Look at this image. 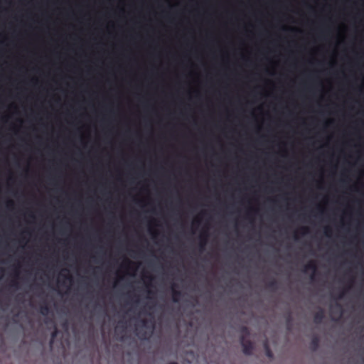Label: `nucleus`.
<instances>
[{
    "mask_svg": "<svg viewBox=\"0 0 364 364\" xmlns=\"http://www.w3.org/2000/svg\"><path fill=\"white\" fill-rule=\"evenodd\" d=\"M240 332L242 333V335L240 340L242 347V351L244 354L250 355L252 354L254 346L252 341L247 338V337L250 336V330L247 326H242Z\"/></svg>",
    "mask_w": 364,
    "mask_h": 364,
    "instance_id": "1",
    "label": "nucleus"
},
{
    "mask_svg": "<svg viewBox=\"0 0 364 364\" xmlns=\"http://www.w3.org/2000/svg\"><path fill=\"white\" fill-rule=\"evenodd\" d=\"M140 322H141V327L148 329L149 331H144L142 329L136 328V334L138 336V337L140 339L147 340L152 335L153 331L154 329V321H148L147 319H142V320H141Z\"/></svg>",
    "mask_w": 364,
    "mask_h": 364,
    "instance_id": "2",
    "label": "nucleus"
},
{
    "mask_svg": "<svg viewBox=\"0 0 364 364\" xmlns=\"http://www.w3.org/2000/svg\"><path fill=\"white\" fill-rule=\"evenodd\" d=\"M316 270H317V266L314 261H310L308 264H306L304 266V269H303V271L304 272H306L308 271H312V274L311 276V279H314V275L316 272Z\"/></svg>",
    "mask_w": 364,
    "mask_h": 364,
    "instance_id": "3",
    "label": "nucleus"
},
{
    "mask_svg": "<svg viewBox=\"0 0 364 364\" xmlns=\"http://www.w3.org/2000/svg\"><path fill=\"white\" fill-rule=\"evenodd\" d=\"M176 286L175 284L172 285V300L173 302L177 303L180 301L183 294L181 291L176 290L174 288Z\"/></svg>",
    "mask_w": 364,
    "mask_h": 364,
    "instance_id": "4",
    "label": "nucleus"
},
{
    "mask_svg": "<svg viewBox=\"0 0 364 364\" xmlns=\"http://www.w3.org/2000/svg\"><path fill=\"white\" fill-rule=\"evenodd\" d=\"M324 317H325L324 311L321 309L318 311H317L314 314V321L316 324H320L322 323Z\"/></svg>",
    "mask_w": 364,
    "mask_h": 364,
    "instance_id": "5",
    "label": "nucleus"
},
{
    "mask_svg": "<svg viewBox=\"0 0 364 364\" xmlns=\"http://www.w3.org/2000/svg\"><path fill=\"white\" fill-rule=\"evenodd\" d=\"M208 234L206 232H203L200 236V249L203 250L207 242Z\"/></svg>",
    "mask_w": 364,
    "mask_h": 364,
    "instance_id": "6",
    "label": "nucleus"
},
{
    "mask_svg": "<svg viewBox=\"0 0 364 364\" xmlns=\"http://www.w3.org/2000/svg\"><path fill=\"white\" fill-rule=\"evenodd\" d=\"M50 309L47 303H44L40 307V312L43 316H47L50 313Z\"/></svg>",
    "mask_w": 364,
    "mask_h": 364,
    "instance_id": "7",
    "label": "nucleus"
},
{
    "mask_svg": "<svg viewBox=\"0 0 364 364\" xmlns=\"http://www.w3.org/2000/svg\"><path fill=\"white\" fill-rule=\"evenodd\" d=\"M264 350H265V353H266V355L272 359L274 356L273 355V353L268 344V342L267 341H265L264 343Z\"/></svg>",
    "mask_w": 364,
    "mask_h": 364,
    "instance_id": "8",
    "label": "nucleus"
},
{
    "mask_svg": "<svg viewBox=\"0 0 364 364\" xmlns=\"http://www.w3.org/2000/svg\"><path fill=\"white\" fill-rule=\"evenodd\" d=\"M267 287L272 290L277 289V282L275 279H272L267 283Z\"/></svg>",
    "mask_w": 364,
    "mask_h": 364,
    "instance_id": "9",
    "label": "nucleus"
},
{
    "mask_svg": "<svg viewBox=\"0 0 364 364\" xmlns=\"http://www.w3.org/2000/svg\"><path fill=\"white\" fill-rule=\"evenodd\" d=\"M318 342H319V341H318V338L317 337H314V338L312 339V341H311V346H312V347H313L314 350H316V349L318 348Z\"/></svg>",
    "mask_w": 364,
    "mask_h": 364,
    "instance_id": "10",
    "label": "nucleus"
},
{
    "mask_svg": "<svg viewBox=\"0 0 364 364\" xmlns=\"http://www.w3.org/2000/svg\"><path fill=\"white\" fill-rule=\"evenodd\" d=\"M57 334H58V329L56 328H55L54 331L51 333V338H50V346H52L54 339L57 336Z\"/></svg>",
    "mask_w": 364,
    "mask_h": 364,
    "instance_id": "11",
    "label": "nucleus"
},
{
    "mask_svg": "<svg viewBox=\"0 0 364 364\" xmlns=\"http://www.w3.org/2000/svg\"><path fill=\"white\" fill-rule=\"evenodd\" d=\"M301 234H302V235H305V234H306V233L308 232V231H309L308 228H306V227H303V228H301Z\"/></svg>",
    "mask_w": 364,
    "mask_h": 364,
    "instance_id": "12",
    "label": "nucleus"
},
{
    "mask_svg": "<svg viewBox=\"0 0 364 364\" xmlns=\"http://www.w3.org/2000/svg\"><path fill=\"white\" fill-rule=\"evenodd\" d=\"M13 205H14V203H13L12 200L7 201L6 205H7L8 208H10L11 206H13Z\"/></svg>",
    "mask_w": 364,
    "mask_h": 364,
    "instance_id": "13",
    "label": "nucleus"
},
{
    "mask_svg": "<svg viewBox=\"0 0 364 364\" xmlns=\"http://www.w3.org/2000/svg\"><path fill=\"white\" fill-rule=\"evenodd\" d=\"M344 294H345V291L343 290V291H342L339 294V295H338V299H342V298L344 296Z\"/></svg>",
    "mask_w": 364,
    "mask_h": 364,
    "instance_id": "14",
    "label": "nucleus"
},
{
    "mask_svg": "<svg viewBox=\"0 0 364 364\" xmlns=\"http://www.w3.org/2000/svg\"><path fill=\"white\" fill-rule=\"evenodd\" d=\"M11 287H18V283L16 281H12V282L11 283Z\"/></svg>",
    "mask_w": 364,
    "mask_h": 364,
    "instance_id": "15",
    "label": "nucleus"
},
{
    "mask_svg": "<svg viewBox=\"0 0 364 364\" xmlns=\"http://www.w3.org/2000/svg\"><path fill=\"white\" fill-rule=\"evenodd\" d=\"M287 323H288V325L290 324L291 321V316L290 314L288 315V317H287Z\"/></svg>",
    "mask_w": 364,
    "mask_h": 364,
    "instance_id": "16",
    "label": "nucleus"
},
{
    "mask_svg": "<svg viewBox=\"0 0 364 364\" xmlns=\"http://www.w3.org/2000/svg\"><path fill=\"white\" fill-rule=\"evenodd\" d=\"M329 232H330V230H329V228H326V231H325V234H326V236H330Z\"/></svg>",
    "mask_w": 364,
    "mask_h": 364,
    "instance_id": "17",
    "label": "nucleus"
},
{
    "mask_svg": "<svg viewBox=\"0 0 364 364\" xmlns=\"http://www.w3.org/2000/svg\"><path fill=\"white\" fill-rule=\"evenodd\" d=\"M126 262H127V264H131V261H129V260H128V259H127V260H126Z\"/></svg>",
    "mask_w": 364,
    "mask_h": 364,
    "instance_id": "18",
    "label": "nucleus"
},
{
    "mask_svg": "<svg viewBox=\"0 0 364 364\" xmlns=\"http://www.w3.org/2000/svg\"><path fill=\"white\" fill-rule=\"evenodd\" d=\"M66 278L71 279V277L70 276L66 277Z\"/></svg>",
    "mask_w": 364,
    "mask_h": 364,
    "instance_id": "19",
    "label": "nucleus"
}]
</instances>
